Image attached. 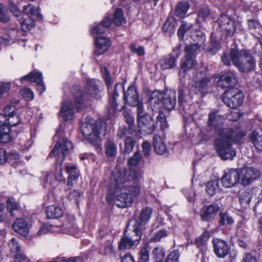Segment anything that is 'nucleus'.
<instances>
[{"label": "nucleus", "instance_id": "obj_1", "mask_svg": "<svg viewBox=\"0 0 262 262\" xmlns=\"http://www.w3.org/2000/svg\"><path fill=\"white\" fill-rule=\"evenodd\" d=\"M142 155L136 151L128 160L129 170L126 168H116L112 173L106 200L109 204H114L119 208H125L133 203V196L138 195L140 187L138 184L141 174L135 167L140 162Z\"/></svg>", "mask_w": 262, "mask_h": 262}, {"label": "nucleus", "instance_id": "obj_2", "mask_svg": "<svg viewBox=\"0 0 262 262\" xmlns=\"http://www.w3.org/2000/svg\"><path fill=\"white\" fill-rule=\"evenodd\" d=\"M221 58L225 65L229 66L232 62L242 72L253 71L256 67L255 58L250 52L247 50L231 48L229 53H223Z\"/></svg>", "mask_w": 262, "mask_h": 262}, {"label": "nucleus", "instance_id": "obj_3", "mask_svg": "<svg viewBox=\"0 0 262 262\" xmlns=\"http://www.w3.org/2000/svg\"><path fill=\"white\" fill-rule=\"evenodd\" d=\"M246 135V133L239 127H235L234 131L226 134L224 137H216L214 144L219 156L223 160H232L236 156L231 143L239 142Z\"/></svg>", "mask_w": 262, "mask_h": 262}, {"label": "nucleus", "instance_id": "obj_4", "mask_svg": "<svg viewBox=\"0 0 262 262\" xmlns=\"http://www.w3.org/2000/svg\"><path fill=\"white\" fill-rule=\"evenodd\" d=\"M105 123L101 121H96L93 118L87 116L80 126V130L85 138V143L94 145L98 152L102 151V147L99 135L105 129Z\"/></svg>", "mask_w": 262, "mask_h": 262}, {"label": "nucleus", "instance_id": "obj_5", "mask_svg": "<svg viewBox=\"0 0 262 262\" xmlns=\"http://www.w3.org/2000/svg\"><path fill=\"white\" fill-rule=\"evenodd\" d=\"M99 81L94 79H88L84 86V94L81 92L79 86H74L72 89V93L74 96L76 107L77 112L81 111L86 106L85 100L88 99V96L98 99L100 98Z\"/></svg>", "mask_w": 262, "mask_h": 262}, {"label": "nucleus", "instance_id": "obj_6", "mask_svg": "<svg viewBox=\"0 0 262 262\" xmlns=\"http://www.w3.org/2000/svg\"><path fill=\"white\" fill-rule=\"evenodd\" d=\"M176 93L171 90L165 93L154 91L149 98L150 105L154 107L152 110L156 111L160 108L162 100V105L165 109L172 110L176 104Z\"/></svg>", "mask_w": 262, "mask_h": 262}, {"label": "nucleus", "instance_id": "obj_7", "mask_svg": "<svg viewBox=\"0 0 262 262\" xmlns=\"http://www.w3.org/2000/svg\"><path fill=\"white\" fill-rule=\"evenodd\" d=\"M105 74V81L107 88L108 93L112 95L110 97L109 105L107 107V112L110 118L114 114L115 112L118 110V103L117 98L119 97L118 93V88L119 89L122 88L121 84L117 83L115 84L114 88H113L112 85L113 81L112 80L106 68L104 70Z\"/></svg>", "mask_w": 262, "mask_h": 262}, {"label": "nucleus", "instance_id": "obj_8", "mask_svg": "<svg viewBox=\"0 0 262 262\" xmlns=\"http://www.w3.org/2000/svg\"><path fill=\"white\" fill-rule=\"evenodd\" d=\"M223 117L218 114L217 111H213L208 115L207 126L213 130L216 137H224L226 134L234 131V128L225 127L223 124Z\"/></svg>", "mask_w": 262, "mask_h": 262}, {"label": "nucleus", "instance_id": "obj_9", "mask_svg": "<svg viewBox=\"0 0 262 262\" xmlns=\"http://www.w3.org/2000/svg\"><path fill=\"white\" fill-rule=\"evenodd\" d=\"M73 149L72 142L67 138H60L57 142L54 148L51 151L49 157H55L56 160H61L63 162L66 156H67Z\"/></svg>", "mask_w": 262, "mask_h": 262}, {"label": "nucleus", "instance_id": "obj_10", "mask_svg": "<svg viewBox=\"0 0 262 262\" xmlns=\"http://www.w3.org/2000/svg\"><path fill=\"white\" fill-rule=\"evenodd\" d=\"M134 235L130 237L126 235L125 231L121 238L118 245L119 251H124L126 249L134 248L139 244L142 237V233L140 229L137 227L134 228Z\"/></svg>", "mask_w": 262, "mask_h": 262}, {"label": "nucleus", "instance_id": "obj_11", "mask_svg": "<svg viewBox=\"0 0 262 262\" xmlns=\"http://www.w3.org/2000/svg\"><path fill=\"white\" fill-rule=\"evenodd\" d=\"M210 80V79L207 75L206 71L197 72L193 77L192 86L196 93L203 95L207 93L208 83Z\"/></svg>", "mask_w": 262, "mask_h": 262}, {"label": "nucleus", "instance_id": "obj_12", "mask_svg": "<svg viewBox=\"0 0 262 262\" xmlns=\"http://www.w3.org/2000/svg\"><path fill=\"white\" fill-rule=\"evenodd\" d=\"M225 104L231 108L239 107L244 101V95L241 92H236L234 90L226 91L223 96Z\"/></svg>", "mask_w": 262, "mask_h": 262}, {"label": "nucleus", "instance_id": "obj_13", "mask_svg": "<svg viewBox=\"0 0 262 262\" xmlns=\"http://www.w3.org/2000/svg\"><path fill=\"white\" fill-rule=\"evenodd\" d=\"M220 31L227 37H231L235 31V23L225 14L220 15L217 20Z\"/></svg>", "mask_w": 262, "mask_h": 262}, {"label": "nucleus", "instance_id": "obj_14", "mask_svg": "<svg viewBox=\"0 0 262 262\" xmlns=\"http://www.w3.org/2000/svg\"><path fill=\"white\" fill-rule=\"evenodd\" d=\"M221 181L223 185L226 188L231 187L240 183V176L238 169L230 168L224 171Z\"/></svg>", "mask_w": 262, "mask_h": 262}, {"label": "nucleus", "instance_id": "obj_15", "mask_svg": "<svg viewBox=\"0 0 262 262\" xmlns=\"http://www.w3.org/2000/svg\"><path fill=\"white\" fill-rule=\"evenodd\" d=\"M237 81L236 72L228 71L221 74L217 86L222 89L233 87Z\"/></svg>", "mask_w": 262, "mask_h": 262}, {"label": "nucleus", "instance_id": "obj_16", "mask_svg": "<svg viewBox=\"0 0 262 262\" xmlns=\"http://www.w3.org/2000/svg\"><path fill=\"white\" fill-rule=\"evenodd\" d=\"M240 176V184L247 186L256 180L258 176L259 172L255 168L251 167H244L239 169Z\"/></svg>", "mask_w": 262, "mask_h": 262}, {"label": "nucleus", "instance_id": "obj_17", "mask_svg": "<svg viewBox=\"0 0 262 262\" xmlns=\"http://www.w3.org/2000/svg\"><path fill=\"white\" fill-rule=\"evenodd\" d=\"M138 126L140 133L144 135H149L153 133L157 127L152 118L149 115L138 119Z\"/></svg>", "mask_w": 262, "mask_h": 262}, {"label": "nucleus", "instance_id": "obj_18", "mask_svg": "<svg viewBox=\"0 0 262 262\" xmlns=\"http://www.w3.org/2000/svg\"><path fill=\"white\" fill-rule=\"evenodd\" d=\"M220 209V207L219 205L215 204L204 206L200 211L202 220L205 222L213 221Z\"/></svg>", "mask_w": 262, "mask_h": 262}, {"label": "nucleus", "instance_id": "obj_19", "mask_svg": "<svg viewBox=\"0 0 262 262\" xmlns=\"http://www.w3.org/2000/svg\"><path fill=\"white\" fill-rule=\"evenodd\" d=\"M59 113L60 117L64 121L68 122L72 120L74 116V110L73 104L70 100L63 101Z\"/></svg>", "mask_w": 262, "mask_h": 262}, {"label": "nucleus", "instance_id": "obj_20", "mask_svg": "<svg viewBox=\"0 0 262 262\" xmlns=\"http://www.w3.org/2000/svg\"><path fill=\"white\" fill-rule=\"evenodd\" d=\"M29 80L31 82H35L37 85V90L40 93L45 91V86L42 81V76L41 73L36 71H32L28 75L20 78V82L24 80Z\"/></svg>", "mask_w": 262, "mask_h": 262}, {"label": "nucleus", "instance_id": "obj_21", "mask_svg": "<svg viewBox=\"0 0 262 262\" xmlns=\"http://www.w3.org/2000/svg\"><path fill=\"white\" fill-rule=\"evenodd\" d=\"M212 243L214 253L217 257L223 258L228 254L229 248L225 241L219 238H213Z\"/></svg>", "mask_w": 262, "mask_h": 262}, {"label": "nucleus", "instance_id": "obj_22", "mask_svg": "<svg viewBox=\"0 0 262 262\" xmlns=\"http://www.w3.org/2000/svg\"><path fill=\"white\" fill-rule=\"evenodd\" d=\"M75 219L72 215H68L61 226L63 233L75 235L78 232V227L75 224Z\"/></svg>", "mask_w": 262, "mask_h": 262}, {"label": "nucleus", "instance_id": "obj_23", "mask_svg": "<svg viewBox=\"0 0 262 262\" xmlns=\"http://www.w3.org/2000/svg\"><path fill=\"white\" fill-rule=\"evenodd\" d=\"M7 117L0 114V142L7 143L10 141L9 127L6 125Z\"/></svg>", "mask_w": 262, "mask_h": 262}, {"label": "nucleus", "instance_id": "obj_24", "mask_svg": "<svg viewBox=\"0 0 262 262\" xmlns=\"http://www.w3.org/2000/svg\"><path fill=\"white\" fill-rule=\"evenodd\" d=\"M99 35H96V36H94L96 46L94 54L96 55L102 54L111 46V41L108 38L99 36Z\"/></svg>", "mask_w": 262, "mask_h": 262}, {"label": "nucleus", "instance_id": "obj_25", "mask_svg": "<svg viewBox=\"0 0 262 262\" xmlns=\"http://www.w3.org/2000/svg\"><path fill=\"white\" fill-rule=\"evenodd\" d=\"M124 100L126 103L130 106L138 104V95L136 89L134 86H129L124 93Z\"/></svg>", "mask_w": 262, "mask_h": 262}, {"label": "nucleus", "instance_id": "obj_26", "mask_svg": "<svg viewBox=\"0 0 262 262\" xmlns=\"http://www.w3.org/2000/svg\"><path fill=\"white\" fill-rule=\"evenodd\" d=\"M14 230L18 234L26 236L29 232V224L23 219H16L12 225Z\"/></svg>", "mask_w": 262, "mask_h": 262}, {"label": "nucleus", "instance_id": "obj_27", "mask_svg": "<svg viewBox=\"0 0 262 262\" xmlns=\"http://www.w3.org/2000/svg\"><path fill=\"white\" fill-rule=\"evenodd\" d=\"M248 25L251 34L259 40H262V26L258 20L254 19H249L248 21Z\"/></svg>", "mask_w": 262, "mask_h": 262}, {"label": "nucleus", "instance_id": "obj_28", "mask_svg": "<svg viewBox=\"0 0 262 262\" xmlns=\"http://www.w3.org/2000/svg\"><path fill=\"white\" fill-rule=\"evenodd\" d=\"M153 145L156 152L158 155H164L168 152V149L164 139L158 135H155L153 139Z\"/></svg>", "mask_w": 262, "mask_h": 262}, {"label": "nucleus", "instance_id": "obj_29", "mask_svg": "<svg viewBox=\"0 0 262 262\" xmlns=\"http://www.w3.org/2000/svg\"><path fill=\"white\" fill-rule=\"evenodd\" d=\"M196 64L195 58L190 56L185 57L181 60V69L180 70V75L184 77L185 73L188 70L192 68Z\"/></svg>", "mask_w": 262, "mask_h": 262}, {"label": "nucleus", "instance_id": "obj_30", "mask_svg": "<svg viewBox=\"0 0 262 262\" xmlns=\"http://www.w3.org/2000/svg\"><path fill=\"white\" fill-rule=\"evenodd\" d=\"M112 20L108 16H105L99 25H96L93 28L91 33L93 35L102 34L105 29L108 28L111 25Z\"/></svg>", "mask_w": 262, "mask_h": 262}, {"label": "nucleus", "instance_id": "obj_31", "mask_svg": "<svg viewBox=\"0 0 262 262\" xmlns=\"http://www.w3.org/2000/svg\"><path fill=\"white\" fill-rule=\"evenodd\" d=\"M159 62L163 70L173 69L177 67V59L170 54L163 57Z\"/></svg>", "mask_w": 262, "mask_h": 262}, {"label": "nucleus", "instance_id": "obj_32", "mask_svg": "<svg viewBox=\"0 0 262 262\" xmlns=\"http://www.w3.org/2000/svg\"><path fill=\"white\" fill-rule=\"evenodd\" d=\"M152 209L145 207L141 209L139 216L137 219V223L140 225H144L149 221L152 214Z\"/></svg>", "mask_w": 262, "mask_h": 262}, {"label": "nucleus", "instance_id": "obj_33", "mask_svg": "<svg viewBox=\"0 0 262 262\" xmlns=\"http://www.w3.org/2000/svg\"><path fill=\"white\" fill-rule=\"evenodd\" d=\"M63 211L61 208L52 205L47 207L46 214L49 219H58L62 216Z\"/></svg>", "mask_w": 262, "mask_h": 262}, {"label": "nucleus", "instance_id": "obj_34", "mask_svg": "<svg viewBox=\"0 0 262 262\" xmlns=\"http://www.w3.org/2000/svg\"><path fill=\"white\" fill-rule=\"evenodd\" d=\"M117 146L113 140L108 139L105 145V152L107 156L114 157L116 155Z\"/></svg>", "mask_w": 262, "mask_h": 262}, {"label": "nucleus", "instance_id": "obj_35", "mask_svg": "<svg viewBox=\"0 0 262 262\" xmlns=\"http://www.w3.org/2000/svg\"><path fill=\"white\" fill-rule=\"evenodd\" d=\"M200 46L198 43L186 45L185 48V55L195 59L196 55L200 52Z\"/></svg>", "mask_w": 262, "mask_h": 262}, {"label": "nucleus", "instance_id": "obj_36", "mask_svg": "<svg viewBox=\"0 0 262 262\" xmlns=\"http://www.w3.org/2000/svg\"><path fill=\"white\" fill-rule=\"evenodd\" d=\"M113 22L117 26H120L126 23L123 12L121 8H117L114 14Z\"/></svg>", "mask_w": 262, "mask_h": 262}, {"label": "nucleus", "instance_id": "obj_37", "mask_svg": "<svg viewBox=\"0 0 262 262\" xmlns=\"http://www.w3.org/2000/svg\"><path fill=\"white\" fill-rule=\"evenodd\" d=\"M189 8V4L187 2L183 1L178 4L176 8V15L181 17H184Z\"/></svg>", "mask_w": 262, "mask_h": 262}, {"label": "nucleus", "instance_id": "obj_38", "mask_svg": "<svg viewBox=\"0 0 262 262\" xmlns=\"http://www.w3.org/2000/svg\"><path fill=\"white\" fill-rule=\"evenodd\" d=\"M250 141L258 150L262 151V136L253 131L250 135Z\"/></svg>", "mask_w": 262, "mask_h": 262}, {"label": "nucleus", "instance_id": "obj_39", "mask_svg": "<svg viewBox=\"0 0 262 262\" xmlns=\"http://www.w3.org/2000/svg\"><path fill=\"white\" fill-rule=\"evenodd\" d=\"M23 12L26 14H31L36 16L38 18L42 20L43 19L42 15L39 12L38 8H36L32 5H28L23 7Z\"/></svg>", "mask_w": 262, "mask_h": 262}, {"label": "nucleus", "instance_id": "obj_40", "mask_svg": "<svg viewBox=\"0 0 262 262\" xmlns=\"http://www.w3.org/2000/svg\"><path fill=\"white\" fill-rule=\"evenodd\" d=\"M163 31L168 36L173 34L175 31L174 22L172 19H167L163 26Z\"/></svg>", "mask_w": 262, "mask_h": 262}, {"label": "nucleus", "instance_id": "obj_41", "mask_svg": "<svg viewBox=\"0 0 262 262\" xmlns=\"http://www.w3.org/2000/svg\"><path fill=\"white\" fill-rule=\"evenodd\" d=\"M66 172L69 174L68 177L77 180L79 176V172L75 165H67L65 166Z\"/></svg>", "mask_w": 262, "mask_h": 262}, {"label": "nucleus", "instance_id": "obj_42", "mask_svg": "<svg viewBox=\"0 0 262 262\" xmlns=\"http://www.w3.org/2000/svg\"><path fill=\"white\" fill-rule=\"evenodd\" d=\"M61 160H56V166L55 169V179L59 182L63 181L65 182L66 180L62 174V168L61 167L62 163Z\"/></svg>", "mask_w": 262, "mask_h": 262}, {"label": "nucleus", "instance_id": "obj_43", "mask_svg": "<svg viewBox=\"0 0 262 262\" xmlns=\"http://www.w3.org/2000/svg\"><path fill=\"white\" fill-rule=\"evenodd\" d=\"M136 144V141L130 137H126L124 140L123 152L129 154L133 149Z\"/></svg>", "mask_w": 262, "mask_h": 262}, {"label": "nucleus", "instance_id": "obj_44", "mask_svg": "<svg viewBox=\"0 0 262 262\" xmlns=\"http://www.w3.org/2000/svg\"><path fill=\"white\" fill-rule=\"evenodd\" d=\"M101 254L105 255H111L114 254V249L110 242L102 245L100 248Z\"/></svg>", "mask_w": 262, "mask_h": 262}, {"label": "nucleus", "instance_id": "obj_45", "mask_svg": "<svg viewBox=\"0 0 262 262\" xmlns=\"http://www.w3.org/2000/svg\"><path fill=\"white\" fill-rule=\"evenodd\" d=\"M7 210L5 209L6 213L9 211L11 215L15 216L14 212L18 210L19 206L13 199H9L7 201Z\"/></svg>", "mask_w": 262, "mask_h": 262}, {"label": "nucleus", "instance_id": "obj_46", "mask_svg": "<svg viewBox=\"0 0 262 262\" xmlns=\"http://www.w3.org/2000/svg\"><path fill=\"white\" fill-rule=\"evenodd\" d=\"M35 25V21L31 17L25 18L21 24V29L24 32H27L31 30Z\"/></svg>", "mask_w": 262, "mask_h": 262}, {"label": "nucleus", "instance_id": "obj_47", "mask_svg": "<svg viewBox=\"0 0 262 262\" xmlns=\"http://www.w3.org/2000/svg\"><path fill=\"white\" fill-rule=\"evenodd\" d=\"M219 187V182L218 180H214L209 182L206 185V192L210 195H213L215 194L216 190Z\"/></svg>", "mask_w": 262, "mask_h": 262}, {"label": "nucleus", "instance_id": "obj_48", "mask_svg": "<svg viewBox=\"0 0 262 262\" xmlns=\"http://www.w3.org/2000/svg\"><path fill=\"white\" fill-rule=\"evenodd\" d=\"M192 25L186 22H182L180 27L178 31V35L180 39H183L185 33L190 30Z\"/></svg>", "mask_w": 262, "mask_h": 262}, {"label": "nucleus", "instance_id": "obj_49", "mask_svg": "<svg viewBox=\"0 0 262 262\" xmlns=\"http://www.w3.org/2000/svg\"><path fill=\"white\" fill-rule=\"evenodd\" d=\"M157 123H160V127L162 130H164L167 128L168 124L166 120L165 114L160 111L159 112V114L157 117Z\"/></svg>", "mask_w": 262, "mask_h": 262}, {"label": "nucleus", "instance_id": "obj_50", "mask_svg": "<svg viewBox=\"0 0 262 262\" xmlns=\"http://www.w3.org/2000/svg\"><path fill=\"white\" fill-rule=\"evenodd\" d=\"M220 220L219 223L221 225H224L226 223L231 225L233 223V219L228 215L226 212H220Z\"/></svg>", "mask_w": 262, "mask_h": 262}, {"label": "nucleus", "instance_id": "obj_51", "mask_svg": "<svg viewBox=\"0 0 262 262\" xmlns=\"http://www.w3.org/2000/svg\"><path fill=\"white\" fill-rule=\"evenodd\" d=\"M20 121V119L18 115H13L7 117L6 125L9 127L10 129V126H15L19 124Z\"/></svg>", "mask_w": 262, "mask_h": 262}, {"label": "nucleus", "instance_id": "obj_52", "mask_svg": "<svg viewBox=\"0 0 262 262\" xmlns=\"http://www.w3.org/2000/svg\"><path fill=\"white\" fill-rule=\"evenodd\" d=\"M167 235L166 230H161L155 233L150 239L151 242H157L160 241L162 238L165 237Z\"/></svg>", "mask_w": 262, "mask_h": 262}, {"label": "nucleus", "instance_id": "obj_53", "mask_svg": "<svg viewBox=\"0 0 262 262\" xmlns=\"http://www.w3.org/2000/svg\"><path fill=\"white\" fill-rule=\"evenodd\" d=\"M132 129L126 127H121L118 129L117 133V136L121 139L124 137H128V135L131 134V130Z\"/></svg>", "mask_w": 262, "mask_h": 262}, {"label": "nucleus", "instance_id": "obj_54", "mask_svg": "<svg viewBox=\"0 0 262 262\" xmlns=\"http://www.w3.org/2000/svg\"><path fill=\"white\" fill-rule=\"evenodd\" d=\"M11 251L13 252L21 253L20 251V246L15 238H12L9 244Z\"/></svg>", "mask_w": 262, "mask_h": 262}, {"label": "nucleus", "instance_id": "obj_55", "mask_svg": "<svg viewBox=\"0 0 262 262\" xmlns=\"http://www.w3.org/2000/svg\"><path fill=\"white\" fill-rule=\"evenodd\" d=\"M140 258L142 262H147L149 258V251L147 246L143 247L140 251Z\"/></svg>", "mask_w": 262, "mask_h": 262}, {"label": "nucleus", "instance_id": "obj_56", "mask_svg": "<svg viewBox=\"0 0 262 262\" xmlns=\"http://www.w3.org/2000/svg\"><path fill=\"white\" fill-rule=\"evenodd\" d=\"M0 20L4 23H7L9 17L7 14V10L5 6L0 3Z\"/></svg>", "mask_w": 262, "mask_h": 262}, {"label": "nucleus", "instance_id": "obj_57", "mask_svg": "<svg viewBox=\"0 0 262 262\" xmlns=\"http://www.w3.org/2000/svg\"><path fill=\"white\" fill-rule=\"evenodd\" d=\"M134 106L137 107L138 119L148 115L145 112L143 103L141 102L138 101V104Z\"/></svg>", "mask_w": 262, "mask_h": 262}, {"label": "nucleus", "instance_id": "obj_58", "mask_svg": "<svg viewBox=\"0 0 262 262\" xmlns=\"http://www.w3.org/2000/svg\"><path fill=\"white\" fill-rule=\"evenodd\" d=\"M208 239H205L204 235L198 237L195 241V244L198 248L203 250L206 248V243Z\"/></svg>", "mask_w": 262, "mask_h": 262}, {"label": "nucleus", "instance_id": "obj_59", "mask_svg": "<svg viewBox=\"0 0 262 262\" xmlns=\"http://www.w3.org/2000/svg\"><path fill=\"white\" fill-rule=\"evenodd\" d=\"M179 256V251L174 250L168 255L166 262H178Z\"/></svg>", "mask_w": 262, "mask_h": 262}, {"label": "nucleus", "instance_id": "obj_60", "mask_svg": "<svg viewBox=\"0 0 262 262\" xmlns=\"http://www.w3.org/2000/svg\"><path fill=\"white\" fill-rule=\"evenodd\" d=\"M15 110L16 108L14 105H8L4 108V114L3 115L6 116V117H9L11 116L16 115Z\"/></svg>", "mask_w": 262, "mask_h": 262}, {"label": "nucleus", "instance_id": "obj_61", "mask_svg": "<svg viewBox=\"0 0 262 262\" xmlns=\"http://www.w3.org/2000/svg\"><path fill=\"white\" fill-rule=\"evenodd\" d=\"M142 148L144 156L147 157L150 155L151 146L149 142L147 141L143 142L142 144Z\"/></svg>", "mask_w": 262, "mask_h": 262}, {"label": "nucleus", "instance_id": "obj_62", "mask_svg": "<svg viewBox=\"0 0 262 262\" xmlns=\"http://www.w3.org/2000/svg\"><path fill=\"white\" fill-rule=\"evenodd\" d=\"M130 49L132 52L137 54L139 56H143L145 54L143 47H137L134 44L130 45Z\"/></svg>", "mask_w": 262, "mask_h": 262}, {"label": "nucleus", "instance_id": "obj_63", "mask_svg": "<svg viewBox=\"0 0 262 262\" xmlns=\"http://www.w3.org/2000/svg\"><path fill=\"white\" fill-rule=\"evenodd\" d=\"M20 94L25 98L32 100L34 98V94L32 91L28 88L21 89L20 91Z\"/></svg>", "mask_w": 262, "mask_h": 262}, {"label": "nucleus", "instance_id": "obj_64", "mask_svg": "<svg viewBox=\"0 0 262 262\" xmlns=\"http://www.w3.org/2000/svg\"><path fill=\"white\" fill-rule=\"evenodd\" d=\"M15 262H30V260L23 253H18L15 256Z\"/></svg>", "mask_w": 262, "mask_h": 262}]
</instances>
